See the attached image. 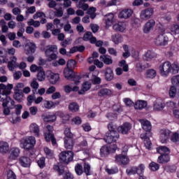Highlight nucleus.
<instances>
[{"label": "nucleus", "instance_id": "nucleus-1", "mask_svg": "<svg viewBox=\"0 0 179 179\" xmlns=\"http://www.w3.org/2000/svg\"><path fill=\"white\" fill-rule=\"evenodd\" d=\"M75 66H76V61L71 59L67 62L66 68L64 69V77L68 80H71V79H72V77L74 75L72 68H75Z\"/></svg>", "mask_w": 179, "mask_h": 179}, {"label": "nucleus", "instance_id": "nucleus-2", "mask_svg": "<svg viewBox=\"0 0 179 179\" xmlns=\"http://www.w3.org/2000/svg\"><path fill=\"white\" fill-rule=\"evenodd\" d=\"M21 143L24 149L30 150V149H33L34 145H36V138H34V136L27 137L21 141Z\"/></svg>", "mask_w": 179, "mask_h": 179}, {"label": "nucleus", "instance_id": "nucleus-3", "mask_svg": "<svg viewBox=\"0 0 179 179\" xmlns=\"http://www.w3.org/2000/svg\"><path fill=\"white\" fill-rule=\"evenodd\" d=\"M46 129L48 130V132L45 134V138L47 141V142H52V144L53 146H55L57 145V140L55 139V137L54 136V127L51 125H47Z\"/></svg>", "mask_w": 179, "mask_h": 179}, {"label": "nucleus", "instance_id": "nucleus-4", "mask_svg": "<svg viewBox=\"0 0 179 179\" xmlns=\"http://www.w3.org/2000/svg\"><path fill=\"white\" fill-rule=\"evenodd\" d=\"M153 13H155V10L152 7L143 9L141 11L140 19L146 22V20H149L153 16Z\"/></svg>", "mask_w": 179, "mask_h": 179}, {"label": "nucleus", "instance_id": "nucleus-5", "mask_svg": "<svg viewBox=\"0 0 179 179\" xmlns=\"http://www.w3.org/2000/svg\"><path fill=\"white\" fill-rule=\"evenodd\" d=\"M59 159L63 163L68 164L73 160V152L72 151H63L59 154Z\"/></svg>", "mask_w": 179, "mask_h": 179}, {"label": "nucleus", "instance_id": "nucleus-6", "mask_svg": "<svg viewBox=\"0 0 179 179\" xmlns=\"http://www.w3.org/2000/svg\"><path fill=\"white\" fill-rule=\"evenodd\" d=\"M159 69L162 76H168L169 73L171 71V63L170 62H165L159 66Z\"/></svg>", "mask_w": 179, "mask_h": 179}, {"label": "nucleus", "instance_id": "nucleus-7", "mask_svg": "<svg viewBox=\"0 0 179 179\" xmlns=\"http://www.w3.org/2000/svg\"><path fill=\"white\" fill-rule=\"evenodd\" d=\"M115 162L120 166H127L129 164V158L124 154H120L115 157Z\"/></svg>", "mask_w": 179, "mask_h": 179}, {"label": "nucleus", "instance_id": "nucleus-8", "mask_svg": "<svg viewBox=\"0 0 179 179\" xmlns=\"http://www.w3.org/2000/svg\"><path fill=\"white\" fill-rule=\"evenodd\" d=\"M120 138V134L118 132H107L106 134V138H104L106 143H113V142H117Z\"/></svg>", "mask_w": 179, "mask_h": 179}, {"label": "nucleus", "instance_id": "nucleus-9", "mask_svg": "<svg viewBox=\"0 0 179 179\" xmlns=\"http://www.w3.org/2000/svg\"><path fill=\"white\" fill-rule=\"evenodd\" d=\"M0 100H3V107H7L8 108H10L11 110H13L16 105H15V101L11 99L8 96L5 95L2 96L1 98H0Z\"/></svg>", "mask_w": 179, "mask_h": 179}, {"label": "nucleus", "instance_id": "nucleus-10", "mask_svg": "<svg viewBox=\"0 0 179 179\" xmlns=\"http://www.w3.org/2000/svg\"><path fill=\"white\" fill-rule=\"evenodd\" d=\"M154 43L158 47H164L169 43V38L164 34H160L155 39Z\"/></svg>", "mask_w": 179, "mask_h": 179}, {"label": "nucleus", "instance_id": "nucleus-11", "mask_svg": "<svg viewBox=\"0 0 179 179\" xmlns=\"http://www.w3.org/2000/svg\"><path fill=\"white\" fill-rule=\"evenodd\" d=\"M37 50V45L34 43H27L24 48V52L26 55H31L34 54Z\"/></svg>", "mask_w": 179, "mask_h": 179}, {"label": "nucleus", "instance_id": "nucleus-12", "mask_svg": "<svg viewBox=\"0 0 179 179\" xmlns=\"http://www.w3.org/2000/svg\"><path fill=\"white\" fill-rule=\"evenodd\" d=\"M13 89V85L8 84V85H5V84H0V90H3L2 92L0 93V99H2V96H8L10 94V90Z\"/></svg>", "mask_w": 179, "mask_h": 179}, {"label": "nucleus", "instance_id": "nucleus-13", "mask_svg": "<svg viewBox=\"0 0 179 179\" xmlns=\"http://www.w3.org/2000/svg\"><path fill=\"white\" fill-rule=\"evenodd\" d=\"M155 24L156 22L155 20H149L143 27L144 33H150L151 30H153V27H155Z\"/></svg>", "mask_w": 179, "mask_h": 179}, {"label": "nucleus", "instance_id": "nucleus-14", "mask_svg": "<svg viewBox=\"0 0 179 179\" xmlns=\"http://www.w3.org/2000/svg\"><path fill=\"white\" fill-rule=\"evenodd\" d=\"M131 128H132V126L129 122L124 123L122 126L119 127L117 128L118 131L120 132V134H122V135H127L128 132H129Z\"/></svg>", "mask_w": 179, "mask_h": 179}, {"label": "nucleus", "instance_id": "nucleus-15", "mask_svg": "<svg viewBox=\"0 0 179 179\" xmlns=\"http://www.w3.org/2000/svg\"><path fill=\"white\" fill-rule=\"evenodd\" d=\"M104 72V76L107 82H111L113 79H114V72L113 71V69L110 67H107L103 70Z\"/></svg>", "mask_w": 179, "mask_h": 179}, {"label": "nucleus", "instance_id": "nucleus-16", "mask_svg": "<svg viewBox=\"0 0 179 179\" xmlns=\"http://www.w3.org/2000/svg\"><path fill=\"white\" fill-rule=\"evenodd\" d=\"M160 141L162 143H167V141H169V138H170V130L168 129H162L160 131Z\"/></svg>", "mask_w": 179, "mask_h": 179}, {"label": "nucleus", "instance_id": "nucleus-17", "mask_svg": "<svg viewBox=\"0 0 179 179\" xmlns=\"http://www.w3.org/2000/svg\"><path fill=\"white\" fill-rule=\"evenodd\" d=\"M113 29L115 31H120V33H122L125 31V29H127V24L123 22L115 23L113 24Z\"/></svg>", "mask_w": 179, "mask_h": 179}, {"label": "nucleus", "instance_id": "nucleus-18", "mask_svg": "<svg viewBox=\"0 0 179 179\" xmlns=\"http://www.w3.org/2000/svg\"><path fill=\"white\" fill-rule=\"evenodd\" d=\"M134 11L129 8L124 9L119 13V17L120 19H129L132 16Z\"/></svg>", "mask_w": 179, "mask_h": 179}, {"label": "nucleus", "instance_id": "nucleus-19", "mask_svg": "<svg viewBox=\"0 0 179 179\" xmlns=\"http://www.w3.org/2000/svg\"><path fill=\"white\" fill-rule=\"evenodd\" d=\"M154 110L155 111H162L164 108L165 105L162 99H157L154 103Z\"/></svg>", "mask_w": 179, "mask_h": 179}, {"label": "nucleus", "instance_id": "nucleus-20", "mask_svg": "<svg viewBox=\"0 0 179 179\" xmlns=\"http://www.w3.org/2000/svg\"><path fill=\"white\" fill-rule=\"evenodd\" d=\"M99 97H106V96H113V91L108 88H102L98 92Z\"/></svg>", "mask_w": 179, "mask_h": 179}, {"label": "nucleus", "instance_id": "nucleus-21", "mask_svg": "<svg viewBox=\"0 0 179 179\" xmlns=\"http://www.w3.org/2000/svg\"><path fill=\"white\" fill-rule=\"evenodd\" d=\"M48 79L51 85H56L57 82L59 80V74L50 72Z\"/></svg>", "mask_w": 179, "mask_h": 179}, {"label": "nucleus", "instance_id": "nucleus-22", "mask_svg": "<svg viewBox=\"0 0 179 179\" xmlns=\"http://www.w3.org/2000/svg\"><path fill=\"white\" fill-rule=\"evenodd\" d=\"M139 122L142 125L143 129H144V131H145L146 132H149V131L152 129V124H150V122H149V120L143 119L140 120Z\"/></svg>", "mask_w": 179, "mask_h": 179}, {"label": "nucleus", "instance_id": "nucleus-23", "mask_svg": "<svg viewBox=\"0 0 179 179\" xmlns=\"http://www.w3.org/2000/svg\"><path fill=\"white\" fill-rule=\"evenodd\" d=\"M20 163L22 167H30L31 159L27 157H21L20 158Z\"/></svg>", "mask_w": 179, "mask_h": 179}, {"label": "nucleus", "instance_id": "nucleus-24", "mask_svg": "<svg viewBox=\"0 0 179 179\" xmlns=\"http://www.w3.org/2000/svg\"><path fill=\"white\" fill-rule=\"evenodd\" d=\"M13 97L16 101L22 103V101H23V91L21 90H15Z\"/></svg>", "mask_w": 179, "mask_h": 179}, {"label": "nucleus", "instance_id": "nucleus-25", "mask_svg": "<svg viewBox=\"0 0 179 179\" xmlns=\"http://www.w3.org/2000/svg\"><path fill=\"white\" fill-rule=\"evenodd\" d=\"M29 131L31 134H34L35 136H39L40 135V128L37 124H31L29 126Z\"/></svg>", "mask_w": 179, "mask_h": 179}, {"label": "nucleus", "instance_id": "nucleus-26", "mask_svg": "<svg viewBox=\"0 0 179 179\" xmlns=\"http://www.w3.org/2000/svg\"><path fill=\"white\" fill-rule=\"evenodd\" d=\"M64 148L66 149H72L75 145L73 138H64Z\"/></svg>", "mask_w": 179, "mask_h": 179}, {"label": "nucleus", "instance_id": "nucleus-27", "mask_svg": "<svg viewBox=\"0 0 179 179\" xmlns=\"http://www.w3.org/2000/svg\"><path fill=\"white\" fill-rule=\"evenodd\" d=\"M58 50V47L55 45H49L46 46V49L45 51V55H50L51 52L54 54Z\"/></svg>", "mask_w": 179, "mask_h": 179}, {"label": "nucleus", "instance_id": "nucleus-28", "mask_svg": "<svg viewBox=\"0 0 179 179\" xmlns=\"http://www.w3.org/2000/svg\"><path fill=\"white\" fill-rule=\"evenodd\" d=\"M87 0H80L78 1L77 8L78 9H82L84 11H86L89 9V4L86 3L85 2Z\"/></svg>", "mask_w": 179, "mask_h": 179}, {"label": "nucleus", "instance_id": "nucleus-29", "mask_svg": "<svg viewBox=\"0 0 179 179\" xmlns=\"http://www.w3.org/2000/svg\"><path fill=\"white\" fill-rule=\"evenodd\" d=\"M16 61H17V59L15 57H12L11 60L10 62H8V68L9 71H13V69H15V68H16L17 66H19L17 64V63L16 62Z\"/></svg>", "mask_w": 179, "mask_h": 179}, {"label": "nucleus", "instance_id": "nucleus-30", "mask_svg": "<svg viewBox=\"0 0 179 179\" xmlns=\"http://www.w3.org/2000/svg\"><path fill=\"white\" fill-rule=\"evenodd\" d=\"M157 162L161 164H163V163H169V162H170V156H169V154H162L158 157Z\"/></svg>", "mask_w": 179, "mask_h": 179}, {"label": "nucleus", "instance_id": "nucleus-31", "mask_svg": "<svg viewBox=\"0 0 179 179\" xmlns=\"http://www.w3.org/2000/svg\"><path fill=\"white\" fill-rule=\"evenodd\" d=\"M96 10H97L95 7H90V8L87 9V15L92 20H94V19H96V16H97V15L96 14Z\"/></svg>", "mask_w": 179, "mask_h": 179}, {"label": "nucleus", "instance_id": "nucleus-32", "mask_svg": "<svg viewBox=\"0 0 179 179\" xmlns=\"http://www.w3.org/2000/svg\"><path fill=\"white\" fill-rule=\"evenodd\" d=\"M146 106H148L146 101H137L134 104V108L136 110H143Z\"/></svg>", "mask_w": 179, "mask_h": 179}, {"label": "nucleus", "instance_id": "nucleus-33", "mask_svg": "<svg viewBox=\"0 0 179 179\" xmlns=\"http://www.w3.org/2000/svg\"><path fill=\"white\" fill-rule=\"evenodd\" d=\"M9 152V145L5 141H0V153L5 154Z\"/></svg>", "mask_w": 179, "mask_h": 179}, {"label": "nucleus", "instance_id": "nucleus-34", "mask_svg": "<svg viewBox=\"0 0 179 179\" xmlns=\"http://www.w3.org/2000/svg\"><path fill=\"white\" fill-rule=\"evenodd\" d=\"M20 154V150L19 148H13L10 150V159H11V160H15L16 157H19Z\"/></svg>", "mask_w": 179, "mask_h": 179}, {"label": "nucleus", "instance_id": "nucleus-35", "mask_svg": "<svg viewBox=\"0 0 179 179\" xmlns=\"http://www.w3.org/2000/svg\"><path fill=\"white\" fill-rule=\"evenodd\" d=\"M100 59L102 62L105 63L106 65H111V64H113V59L110 55H101Z\"/></svg>", "mask_w": 179, "mask_h": 179}, {"label": "nucleus", "instance_id": "nucleus-36", "mask_svg": "<svg viewBox=\"0 0 179 179\" xmlns=\"http://www.w3.org/2000/svg\"><path fill=\"white\" fill-rule=\"evenodd\" d=\"M110 155V148L107 145H103L100 149V155L101 157H106Z\"/></svg>", "mask_w": 179, "mask_h": 179}, {"label": "nucleus", "instance_id": "nucleus-37", "mask_svg": "<svg viewBox=\"0 0 179 179\" xmlns=\"http://www.w3.org/2000/svg\"><path fill=\"white\" fill-rule=\"evenodd\" d=\"M112 41L115 44H120V43H122V36L120 34H113L111 36Z\"/></svg>", "mask_w": 179, "mask_h": 179}, {"label": "nucleus", "instance_id": "nucleus-38", "mask_svg": "<svg viewBox=\"0 0 179 179\" xmlns=\"http://www.w3.org/2000/svg\"><path fill=\"white\" fill-rule=\"evenodd\" d=\"M9 121L11 124H19V122H20V117L18 115L12 113L11 116L9 117Z\"/></svg>", "mask_w": 179, "mask_h": 179}, {"label": "nucleus", "instance_id": "nucleus-39", "mask_svg": "<svg viewBox=\"0 0 179 179\" xmlns=\"http://www.w3.org/2000/svg\"><path fill=\"white\" fill-rule=\"evenodd\" d=\"M57 120V115L55 114L46 115L43 117V121L45 122H54Z\"/></svg>", "mask_w": 179, "mask_h": 179}, {"label": "nucleus", "instance_id": "nucleus-40", "mask_svg": "<svg viewBox=\"0 0 179 179\" xmlns=\"http://www.w3.org/2000/svg\"><path fill=\"white\" fill-rule=\"evenodd\" d=\"M157 153H159V155H169L170 154V150L169 148L166 146H160L158 148H157Z\"/></svg>", "mask_w": 179, "mask_h": 179}, {"label": "nucleus", "instance_id": "nucleus-41", "mask_svg": "<svg viewBox=\"0 0 179 179\" xmlns=\"http://www.w3.org/2000/svg\"><path fill=\"white\" fill-rule=\"evenodd\" d=\"M153 58H156V54L152 50H148L145 55L144 59L145 61H151Z\"/></svg>", "mask_w": 179, "mask_h": 179}, {"label": "nucleus", "instance_id": "nucleus-42", "mask_svg": "<svg viewBox=\"0 0 179 179\" xmlns=\"http://www.w3.org/2000/svg\"><path fill=\"white\" fill-rule=\"evenodd\" d=\"M37 79L39 82L45 80V73L44 72V69H43V67L38 71Z\"/></svg>", "mask_w": 179, "mask_h": 179}, {"label": "nucleus", "instance_id": "nucleus-43", "mask_svg": "<svg viewBox=\"0 0 179 179\" xmlns=\"http://www.w3.org/2000/svg\"><path fill=\"white\" fill-rule=\"evenodd\" d=\"M53 169L55 171H57L59 176H62V174H64V166L61 164L54 165Z\"/></svg>", "mask_w": 179, "mask_h": 179}, {"label": "nucleus", "instance_id": "nucleus-44", "mask_svg": "<svg viewBox=\"0 0 179 179\" xmlns=\"http://www.w3.org/2000/svg\"><path fill=\"white\" fill-rule=\"evenodd\" d=\"M169 96L172 99H173V97H176V96H179V91L177 92V88H176V87L174 85H172L170 87Z\"/></svg>", "mask_w": 179, "mask_h": 179}, {"label": "nucleus", "instance_id": "nucleus-45", "mask_svg": "<svg viewBox=\"0 0 179 179\" xmlns=\"http://www.w3.org/2000/svg\"><path fill=\"white\" fill-rule=\"evenodd\" d=\"M69 108L72 113H77L79 111V105L76 102H73L69 104Z\"/></svg>", "mask_w": 179, "mask_h": 179}, {"label": "nucleus", "instance_id": "nucleus-46", "mask_svg": "<svg viewBox=\"0 0 179 179\" xmlns=\"http://www.w3.org/2000/svg\"><path fill=\"white\" fill-rule=\"evenodd\" d=\"M113 22H114V14L109 13L106 16V26H111Z\"/></svg>", "mask_w": 179, "mask_h": 179}, {"label": "nucleus", "instance_id": "nucleus-47", "mask_svg": "<svg viewBox=\"0 0 179 179\" xmlns=\"http://www.w3.org/2000/svg\"><path fill=\"white\" fill-rule=\"evenodd\" d=\"M146 78H148L149 79H153L154 78H156V70L155 69H148L146 71Z\"/></svg>", "mask_w": 179, "mask_h": 179}, {"label": "nucleus", "instance_id": "nucleus-48", "mask_svg": "<svg viewBox=\"0 0 179 179\" xmlns=\"http://www.w3.org/2000/svg\"><path fill=\"white\" fill-rule=\"evenodd\" d=\"M0 27H1L2 33H8V30H9V27L6 24L5 20L2 19L0 20Z\"/></svg>", "mask_w": 179, "mask_h": 179}, {"label": "nucleus", "instance_id": "nucleus-49", "mask_svg": "<svg viewBox=\"0 0 179 179\" xmlns=\"http://www.w3.org/2000/svg\"><path fill=\"white\" fill-rule=\"evenodd\" d=\"M64 139H73V134L71 131V128H66L64 130Z\"/></svg>", "mask_w": 179, "mask_h": 179}, {"label": "nucleus", "instance_id": "nucleus-50", "mask_svg": "<svg viewBox=\"0 0 179 179\" xmlns=\"http://www.w3.org/2000/svg\"><path fill=\"white\" fill-rule=\"evenodd\" d=\"M31 87L33 89L32 92L33 94L37 93V89H38V83L36 80H33L30 84Z\"/></svg>", "mask_w": 179, "mask_h": 179}, {"label": "nucleus", "instance_id": "nucleus-51", "mask_svg": "<svg viewBox=\"0 0 179 179\" xmlns=\"http://www.w3.org/2000/svg\"><path fill=\"white\" fill-rule=\"evenodd\" d=\"M138 167H131L126 170L127 176H134V174H138Z\"/></svg>", "mask_w": 179, "mask_h": 179}, {"label": "nucleus", "instance_id": "nucleus-52", "mask_svg": "<svg viewBox=\"0 0 179 179\" xmlns=\"http://www.w3.org/2000/svg\"><path fill=\"white\" fill-rule=\"evenodd\" d=\"M91 82L92 85H100V83H101V78L97 76L92 75Z\"/></svg>", "mask_w": 179, "mask_h": 179}, {"label": "nucleus", "instance_id": "nucleus-53", "mask_svg": "<svg viewBox=\"0 0 179 179\" xmlns=\"http://www.w3.org/2000/svg\"><path fill=\"white\" fill-rule=\"evenodd\" d=\"M55 16H56V17H62L64 16V10H62V7L55 8Z\"/></svg>", "mask_w": 179, "mask_h": 179}, {"label": "nucleus", "instance_id": "nucleus-54", "mask_svg": "<svg viewBox=\"0 0 179 179\" xmlns=\"http://www.w3.org/2000/svg\"><path fill=\"white\" fill-rule=\"evenodd\" d=\"M28 26H33L35 28L40 27V21H36L34 20L33 19H30L27 22Z\"/></svg>", "mask_w": 179, "mask_h": 179}, {"label": "nucleus", "instance_id": "nucleus-55", "mask_svg": "<svg viewBox=\"0 0 179 179\" xmlns=\"http://www.w3.org/2000/svg\"><path fill=\"white\" fill-rule=\"evenodd\" d=\"M123 50L124 52L122 54V57L124 58H128L129 57H131V52H129V48L127 45H123Z\"/></svg>", "mask_w": 179, "mask_h": 179}, {"label": "nucleus", "instance_id": "nucleus-56", "mask_svg": "<svg viewBox=\"0 0 179 179\" xmlns=\"http://www.w3.org/2000/svg\"><path fill=\"white\" fill-rule=\"evenodd\" d=\"M44 152L48 159H52V157H54V152L50 150L48 148H45Z\"/></svg>", "mask_w": 179, "mask_h": 179}, {"label": "nucleus", "instance_id": "nucleus-57", "mask_svg": "<svg viewBox=\"0 0 179 179\" xmlns=\"http://www.w3.org/2000/svg\"><path fill=\"white\" fill-rule=\"evenodd\" d=\"M172 86H175V87H179V76H173L171 78Z\"/></svg>", "mask_w": 179, "mask_h": 179}, {"label": "nucleus", "instance_id": "nucleus-58", "mask_svg": "<svg viewBox=\"0 0 179 179\" xmlns=\"http://www.w3.org/2000/svg\"><path fill=\"white\" fill-rule=\"evenodd\" d=\"M75 171H76V174H78V176H82V174H83V166H82V165L78 164L75 166Z\"/></svg>", "mask_w": 179, "mask_h": 179}, {"label": "nucleus", "instance_id": "nucleus-59", "mask_svg": "<svg viewBox=\"0 0 179 179\" xmlns=\"http://www.w3.org/2000/svg\"><path fill=\"white\" fill-rule=\"evenodd\" d=\"M108 132H118L117 131V125H115L114 123L110 122L108 124Z\"/></svg>", "mask_w": 179, "mask_h": 179}, {"label": "nucleus", "instance_id": "nucleus-60", "mask_svg": "<svg viewBox=\"0 0 179 179\" xmlns=\"http://www.w3.org/2000/svg\"><path fill=\"white\" fill-rule=\"evenodd\" d=\"M64 30L66 33H69V34H73V29H72V26L69 23L64 25Z\"/></svg>", "mask_w": 179, "mask_h": 179}, {"label": "nucleus", "instance_id": "nucleus-61", "mask_svg": "<svg viewBox=\"0 0 179 179\" xmlns=\"http://www.w3.org/2000/svg\"><path fill=\"white\" fill-rule=\"evenodd\" d=\"M66 62L64 59H59L58 61L52 63V66H59V65H65Z\"/></svg>", "mask_w": 179, "mask_h": 179}, {"label": "nucleus", "instance_id": "nucleus-62", "mask_svg": "<svg viewBox=\"0 0 179 179\" xmlns=\"http://www.w3.org/2000/svg\"><path fill=\"white\" fill-rule=\"evenodd\" d=\"M149 167L150 170H152V171H157V170H159V169L160 168L159 164L156 162H151L149 165Z\"/></svg>", "mask_w": 179, "mask_h": 179}, {"label": "nucleus", "instance_id": "nucleus-63", "mask_svg": "<svg viewBox=\"0 0 179 179\" xmlns=\"http://www.w3.org/2000/svg\"><path fill=\"white\" fill-rule=\"evenodd\" d=\"M171 31L172 34H179V25L173 24L171 27Z\"/></svg>", "mask_w": 179, "mask_h": 179}, {"label": "nucleus", "instance_id": "nucleus-64", "mask_svg": "<svg viewBox=\"0 0 179 179\" xmlns=\"http://www.w3.org/2000/svg\"><path fill=\"white\" fill-rule=\"evenodd\" d=\"M171 140L172 142H179V134L178 132H175L171 137Z\"/></svg>", "mask_w": 179, "mask_h": 179}]
</instances>
